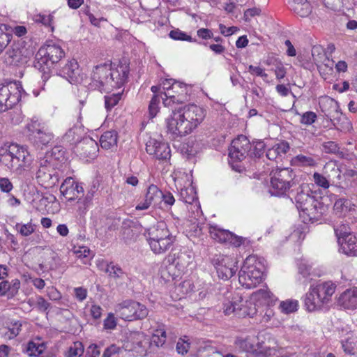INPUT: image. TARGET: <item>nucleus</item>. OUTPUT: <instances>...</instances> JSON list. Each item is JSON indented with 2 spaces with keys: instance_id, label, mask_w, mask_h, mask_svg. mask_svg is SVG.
<instances>
[{
  "instance_id": "obj_64",
  "label": "nucleus",
  "mask_w": 357,
  "mask_h": 357,
  "mask_svg": "<svg viewBox=\"0 0 357 357\" xmlns=\"http://www.w3.org/2000/svg\"><path fill=\"white\" fill-rule=\"evenodd\" d=\"M120 348L118 347L115 344H112L111 346L106 348L103 352L102 357H111L112 355L118 354L119 352Z\"/></svg>"
},
{
  "instance_id": "obj_50",
  "label": "nucleus",
  "mask_w": 357,
  "mask_h": 357,
  "mask_svg": "<svg viewBox=\"0 0 357 357\" xmlns=\"http://www.w3.org/2000/svg\"><path fill=\"white\" fill-rule=\"evenodd\" d=\"M297 301H285L280 304V308L284 313L289 314L295 312L297 310Z\"/></svg>"
},
{
  "instance_id": "obj_55",
  "label": "nucleus",
  "mask_w": 357,
  "mask_h": 357,
  "mask_svg": "<svg viewBox=\"0 0 357 357\" xmlns=\"http://www.w3.org/2000/svg\"><path fill=\"white\" fill-rule=\"evenodd\" d=\"M317 119V114L313 112H306L301 116V123L305 125H311Z\"/></svg>"
},
{
  "instance_id": "obj_58",
  "label": "nucleus",
  "mask_w": 357,
  "mask_h": 357,
  "mask_svg": "<svg viewBox=\"0 0 357 357\" xmlns=\"http://www.w3.org/2000/svg\"><path fill=\"white\" fill-rule=\"evenodd\" d=\"M190 349V343L182 339H180L176 344V351L178 354L184 355L187 354Z\"/></svg>"
},
{
  "instance_id": "obj_20",
  "label": "nucleus",
  "mask_w": 357,
  "mask_h": 357,
  "mask_svg": "<svg viewBox=\"0 0 357 357\" xmlns=\"http://www.w3.org/2000/svg\"><path fill=\"white\" fill-rule=\"evenodd\" d=\"M211 237L219 243H229L234 247H240L246 241L245 238L237 236L229 230L220 229L217 226L210 227Z\"/></svg>"
},
{
  "instance_id": "obj_44",
  "label": "nucleus",
  "mask_w": 357,
  "mask_h": 357,
  "mask_svg": "<svg viewBox=\"0 0 357 357\" xmlns=\"http://www.w3.org/2000/svg\"><path fill=\"white\" fill-rule=\"evenodd\" d=\"M8 331L5 334L8 339H13L17 336L22 329V323L20 321H11L8 326Z\"/></svg>"
},
{
  "instance_id": "obj_35",
  "label": "nucleus",
  "mask_w": 357,
  "mask_h": 357,
  "mask_svg": "<svg viewBox=\"0 0 357 357\" xmlns=\"http://www.w3.org/2000/svg\"><path fill=\"white\" fill-rule=\"evenodd\" d=\"M325 115L334 121L340 118L342 113L340 112L337 102H327L323 109Z\"/></svg>"
},
{
  "instance_id": "obj_16",
  "label": "nucleus",
  "mask_w": 357,
  "mask_h": 357,
  "mask_svg": "<svg viewBox=\"0 0 357 357\" xmlns=\"http://www.w3.org/2000/svg\"><path fill=\"white\" fill-rule=\"evenodd\" d=\"M38 126L39 125H36V122L28 125L31 142L35 146L40 149L52 146L53 134L44 127L40 128Z\"/></svg>"
},
{
  "instance_id": "obj_17",
  "label": "nucleus",
  "mask_w": 357,
  "mask_h": 357,
  "mask_svg": "<svg viewBox=\"0 0 357 357\" xmlns=\"http://www.w3.org/2000/svg\"><path fill=\"white\" fill-rule=\"evenodd\" d=\"M167 90L171 89L173 92L172 94L169 91L165 93V99H163V104L166 107H169L172 104H182L188 100V89L186 84L174 81L171 86L166 87Z\"/></svg>"
},
{
  "instance_id": "obj_36",
  "label": "nucleus",
  "mask_w": 357,
  "mask_h": 357,
  "mask_svg": "<svg viewBox=\"0 0 357 357\" xmlns=\"http://www.w3.org/2000/svg\"><path fill=\"white\" fill-rule=\"evenodd\" d=\"M312 57L314 63L316 64L319 70H321V63L324 62L327 58L323 48L320 46H314L312 49Z\"/></svg>"
},
{
  "instance_id": "obj_13",
  "label": "nucleus",
  "mask_w": 357,
  "mask_h": 357,
  "mask_svg": "<svg viewBox=\"0 0 357 357\" xmlns=\"http://www.w3.org/2000/svg\"><path fill=\"white\" fill-rule=\"evenodd\" d=\"M243 298L237 294L232 301L224 304L223 312L226 315L234 314L238 317H253L257 313L255 305L251 302L242 304Z\"/></svg>"
},
{
  "instance_id": "obj_61",
  "label": "nucleus",
  "mask_w": 357,
  "mask_h": 357,
  "mask_svg": "<svg viewBox=\"0 0 357 357\" xmlns=\"http://www.w3.org/2000/svg\"><path fill=\"white\" fill-rule=\"evenodd\" d=\"M197 36L204 39L207 40L213 38V33L211 30L206 28H201L197 31Z\"/></svg>"
},
{
  "instance_id": "obj_39",
  "label": "nucleus",
  "mask_w": 357,
  "mask_h": 357,
  "mask_svg": "<svg viewBox=\"0 0 357 357\" xmlns=\"http://www.w3.org/2000/svg\"><path fill=\"white\" fill-rule=\"evenodd\" d=\"M13 35L7 32V26L6 24H0V54L8 46L11 41Z\"/></svg>"
},
{
  "instance_id": "obj_26",
  "label": "nucleus",
  "mask_w": 357,
  "mask_h": 357,
  "mask_svg": "<svg viewBox=\"0 0 357 357\" xmlns=\"http://www.w3.org/2000/svg\"><path fill=\"white\" fill-rule=\"evenodd\" d=\"M168 258L169 261H172L176 266L185 268L192 262L193 256L192 252L186 248L180 250L174 249L172 250Z\"/></svg>"
},
{
  "instance_id": "obj_52",
  "label": "nucleus",
  "mask_w": 357,
  "mask_h": 357,
  "mask_svg": "<svg viewBox=\"0 0 357 357\" xmlns=\"http://www.w3.org/2000/svg\"><path fill=\"white\" fill-rule=\"evenodd\" d=\"M313 178L314 183L319 187L324 189H328L330 186L329 180H328L322 174L315 172L313 174Z\"/></svg>"
},
{
  "instance_id": "obj_12",
  "label": "nucleus",
  "mask_w": 357,
  "mask_h": 357,
  "mask_svg": "<svg viewBox=\"0 0 357 357\" xmlns=\"http://www.w3.org/2000/svg\"><path fill=\"white\" fill-rule=\"evenodd\" d=\"M38 183L45 188H51L59 181V174L51 162L45 157L39 161V167L36 172Z\"/></svg>"
},
{
  "instance_id": "obj_3",
  "label": "nucleus",
  "mask_w": 357,
  "mask_h": 357,
  "mask_svg": "<svg viewBox=\"0 0 357 357\" xmlns=\"http://www.w3.org/2000/svg\"><path fill=\"white\" fill-rule=\"evenodd\" d=\"M144 236L151 250L156 255L165 253L172 248L176 241V236L169 230L164 222L146 229Z\"/></svg>"
},
{
  "instance_id": "obj_23",
  "label": "nucleus",
  "mask_w": 357,
  "mask_h": 357,
  "mask_svg": "<svg viewBox=\"0 0 357 357\" xmlns=\"http://www.w3.org/2000/svg\"><path fill=\"white\" fill-rule=\"evenodd\" d=\"M60 192L68 202H71L78 199L80 195H83L84 188L78 183H76L73 178L68 177L62 183Z\"/></svg>"
},
{
  "instance_id": "obj_62",
  "label": "nucleus",
  "mask_w": 357,
  "mask_h": 357,
  "mask_svg": "<svg viewBox=\"0 0 357 357\" xmlns=\"http://www.w3.org/2000/svg\"><path fill=\"white\" fill-rule=\"evenodd\" d=\"M100 354L96 344H91L86 349L85 357H98Z\"/></svg>"
},
{
  "instance_id": "obj_5",
  "label": "nucleus",
  "mask_w": 357,
  "mask_h": 357,
  "mask_svg": "<svg viewBox=\"0 0 357 357\" xmlns=\"http://www.w3.org/2000/svg\"><path fill=\"white\" fill-rule=\"evenodd\" d=\"M65 55L62 48L56 44H47L40 47L35 56L34 67L42 73L43 82L50 78V65L58 63Z\"/></svg>"
},
{
  "instance_id": "obj_54",
  "label": "nucleus",
  "mask_w": 357,
  "mask_h": 357,
  "mask_svg": "<svg viewBox=\"0 0 357 357\" xmlns=\"http://www.w3.org/2000/svg\"><path fill=\"white\" fill-rule=\"evenodd\" d=\"M34 20L37 23H41L45 26H50L53 20V16L51 14H38L35 15Z\"/></svg>"
},
{
  "instance_id": "obj_32",
  "label": "nucleus",
  "mask_w": 357,
  "mask_h": 357,
  "mask_svg": "<svg viewBox=\"0 0 357 357\" xmlns=\"http://www.w3.org/2000/svg\"><path fill=\"white\" fill-rule=\"evenodd\" d=\"M291 9L301 17H307L311 13V6L307 0H292Z\"/></svg>"
},
{
  "instance_id": "obj_21",
  "label": "nucleus",
  "mask_w": 357,
  "mask_h": 357,
  "mask_svg": "<svg viewBox=\"0 0 357 357\" xmlns=\"http://www.w3.org/2000/svg\"><path fill=\"white\" fill-rule=\"evenodd\" d=\"M183 117L190 123L189 126L192 130L200 124L206 116V111L201 107L192 104L179 108Z\"/></svg>"
},
{
  "instance_id": "obj_37",
  "label": "nucleus",
  "mask_w": 357,
  "mask_h": 357,
  "mask_svg": "<svg viewBox=\"0 0 357 357\" xmlns=\"http://www.w3.org/2000/svg\"><path fill=\"white\" fill-rule=\"evenodd\" d=\"M105 272L108 273L109 277L114 279H123L127 276L126 273L119 266L115 265L112 262L107 264Z\"/></svg>"
},
{
  "instance_id": "obj_7",
  "label": "nucleus",
  "mask_w": 357,
  "mask_h": 357,
  "mask_svg": "<svg viewBox=\"0 0 357 357\" xmlns=\"http://www.w3.org/2000/svg\"><path fill=\"white\" fill-rule=\"evenodd\" d=\"M32 160L27 147L10 144L0 150V162L10 169L17 170L29 166Z\"/></svg>"
},
{
  "instance_id": "obj_47",
  "label": "nucleus",
  "mask_w": 357,
  "mask_h": 357,
  "mask_svg": "<svg viewBox=\"0 0 357 357\" xmlns=\"http://www.w3.org/2000/svg\"><path fill=\"white\" fill-rule=\"evenodd\" d=\"M169 36L171 38L175 40H185L189 42L195 41V40H193L190 36L178 29L172 30L169 32Z\"/></svg>"
},
{
  "instance_id": "obj_60",
  "label": "nucleus",
  "mask_w": 357,
  "mask_h": 357,
  "mask_svg": "<svg viewBox=\"0 0 357 357\" xmlns=\"http://www.w3.org/2000/svg\"><path fill=\"white\" fill-rule=\"evenodd\" d=\"M47 294L52 301H57L61 298V294L54 287H47Z\"/></svg>"
},
{
  "instance_id": "obj_22",
  "label": "nucleus",
  "mask_w": 357,
  "mask_h": 357,
  "mask_svg": "<svg viewBox=\"0 0 357 357\" xmlns=\"http://www.w3.org/2000/svg\"><path fill=\"white\" fill-rule=\"evenodd\" d=\"M162 197V192L157 185H150L146 192L144 198L141 200L135 206L137 211L146 210L150 206H155L160 202Z\"/></svg>"
},
{
  "instance_id": "obj_31",
  "label": "nucleus",
  "mask_w": 357,
  "mask_h": 357,
  "mask_svg": "<svg viewBox=\"0 0 357 357\" xmlns=\"http://www.w3.org/2000/svg\"><path fill=\"white\" fill-rule=\"evenodd\" d=\"M323 149L325 153L335 154L340 159H350V154L347 150H340L338 144L333 141H328L322 144Z\"/></svg>"
},
{
  "instance_id": "obj_48",
  "label": "nucleus",
  "mask_w": 357,
  "mask_h": 357,
  "mask_svg": "<svg viewBox=\"0 0 357 357\" xmlns=\"http://www.w3.org/2000/svg\"><path fill=\"white\" fill-rule=\"evenodd\" d=\"M334 231L337 238L338 243H340V241L344 240V238H346L347 236L352 234L349 231V226L346 224H341L335 227Z\"/></svg>"
},
{
  "instance_id": "obj_46",
  "label": "nucleus",
  "mask_w": 357,
  "mask_h": 357,
  "mask_svg": "<svg viewBox=\"0 0 357 357\" xmlns=\"http://www.w3.org/2000/svg\"><path fill=\"white\" fill-rule=\"evenodd\" d=\"M160 98L158 95H153L149 105V115L151 119L155 117L159 111Z\"/></svg>"
},
{
  "instance_id": "obj_41",
  "label": "nucleus",
  "mask_w": 357,
  "mask_h": 357,
  "mask_svg": "<svg viewBox=\"0 0 357 357\" xmlns=\"http://www.w3.org/2000/svg\"><path fill=\"white\" fill-rule=\"evenodd\" d=\"M15 229L23 237H26L32 234L36 229V225L29 222L26 224L16 223Z\"/></svg>"
},
{
  "instance_id": "obj_53",
  "label": "nucleus",
  "mask_w": 357,
  "mask_h": 357,
  "mask_svg": "<svg viewBox=\"0 0 357 357\" xmlns=\"http://www.w3.org/2000/svg\"><path fill=\"white\" fill-rule=\"evenodd\" d=\"M36 307L40 312H45L50 307V303L47 301L43 296H36Z\"/></svg>"
},
{
  "instance_id": "obj_57",
  "label": "nucleus",
  "mask_w": 357,
  "mask_h": 357,
  "mask_svg": "<svg viewBox=\"0 0 357 357\" xmlns=\"http://www.w3.org/2000/svg\"><path fill=\"white\" fill-rule=\"evenodd\" d=\"M13 188V183L8 178H0V190L3 192L8 193Z\"/></svg>"
},
{
  "instance_id": "obj_28",
  "label": "nucleus",
  "mask_w": 357,
  "mask_h": 357,
  "mask_svg": "<svg viewBox=\"0 0 357 357\" xmlns=\"http://www.w3.org/2000/svg\"><path fill=\"white\" fill-rule=\"evenodd\" d=\"M77 149L81 151L80 155L84 158H93L98 151V143L89 137L82 139L77 145Z\"/></svg>"
},
{
  "instance_id": "obj_43",
  "label": "nucleus",
  "mask_w": 357,
  "mask_h": 357,
  "mask_svg": "<svg viewBox=\"0 0 357 357\" xmlns=\"http://www.w3.org/2000/svg\"><path fill=\"white\" fill-rule=\"evenodd\" d=\"M44 348L43 344L31 341L27 344L26 352L29 356H38L43 354Z\"/></svg>"
},
{
  "instance_id": "obj_59",
  "label": "nucleus",
  "mask_w": 357,
  "mask_h": 357,
  "mask_svg": "<svg viewBox=\"0 0 357 357\" xmlns=\"http://www.w3.org/2000/svg\"><path fill=\"white\" fill-rule=\"evenodd\" d=\"M116 326V320L114 314L109 313L107 317L104 320V328L112 330Z\"/></svg>"
},
{
  "instance_id": "obj_38",
  "label": "nucleus",
  "mask_w": 357,
  "mask_h": 357,
  "mask_svg": "<svg viewBox=\"0 0 357 357\" xmlns=\"http://www.w3.org/2000/svg\"><path fill=\"white\" fill-rule=\"evenodd\" d=\"M252 296L258 300L262 299L268 305L273 304L275 301L274 295L266 288L260 289L252 294Z\"/></svg>"
},
{
  "instance_id": "obj_19",
  "label": "nucleus",
  "mask_w": 357,
  "mask_h": 357,
  "mask_svg": "<svg viewBox=\"0 0 357 357\" xmlns=\"http://www.w3.org/2000/svg\"><path fill=\"white\" fill-rule=\"evenodd\" d=\"M146 151L148 154L162 162H167L171 158L169 144L153 137H150L146 142Z\"/></svg>"
},
{
  "instance_id": "obj_9",
  "label": "nucleus",
  "mask_w": 357,
  "mask_h": 357,
  "mask_svg": "<svg viewBox=\"0 0 357 357\" xmlns=\"http://www.w3.org/2000/svg\"><path fill=\"white\" fill-rule=\"evenodd\" d=\"M25 93L20 82H8L0 84V113L11 109Z\"/></svg>"
},
{
  "instance_id": "obj_11",
  "label": "nucleus",
  "mask_w": 357,
  "mask_h": 357,
  "mask_svg": "<svg viewBox=\"0 0 357 357\" xmlns=\"http://www.w3.org/2000/svg\"><path fill=\"white\" fill-rule=\"evenodd\" d=\"M189 125L179 109L173 110L170 116L166 119L167 132L172 139L190 133L192 130Z\"/></svg>"
},
{
  "instance_id": "obj_56",
  "label": "nucleus",
  "mask_w": 357,
  "mask_h": 357,
  "mask_svg": "<svg viewBox=\"0 0 357 357\" xmlns=\"http://www.w3.org/2000/svg\"><path fill=\"white\" fill-rule=\"evenodd\" d=\"M261 10L259 8L254 7L248 8L245 10L243 17L245 21L248 22L250 20V17L259 16L261 15Z\"/></svg>"
},
{
  "instance_id": "obj_51",
  "label": "nucleus",
  "mask_w": 357,
  "mask_h": 357,
  "mask_svg": "<svg viewBox=\"0 0 357 357\" xmlns=\"http://www.w3.org/2000/svg\"><path fill=\"white\" fill-rule=\"evenodd\" d=\"M253 151L249 153L250 155H254L257 158H260L261 155L264 153L265 149V143L261 140H258L256 142H253Z\"/></svg>"
},
{
  "instance_id": "obj_25",
  "label": "nucleus",
  "mask_w": 357,
  "mask_h": 357,
  "mask_svg": "<svg viewBox=\"0 0 357 357\" xmlns=\"http://www.w3.org/2000/svg\"><path fill=\"white\" fill-rule=\"evenodd\" d=\"M144 340L145 337L142 333L133 332L130 334L123 347L127 351L142 355L145 351V347L143 344Z\"/></svg>"
},
{
  "instance_id": "obj_24",
  "label": "nucleus",
  "mask_w": 357,
  "mask_h": 357,
  "mask_svg": "<svg viewBox=\"0 0 357 357\" xmlns=\"http://www.w3.org/2000/svg\"><path fill=\"white\" fill-rule=\"evenodd\" d=\"M23 48L20 44H13L6 52L3 56L4 62L8 66H18L26 62Z\"/></svg>"
},
{
  "instance_id": "obj_15",
  "label": "nucleus",
  "mask_w": 357,
  "mask_h": 357,
  "mask_svg": "<svg viewBox=\"0 0 357 357\" xmlns=\"http://www.w3.org/2000/svg\"><path fill=\"white\" fill-rule=\"evenodd\" d=\"M236 344L243 351L252 354L257 357H268L275 351L255 338L238 339L236 341Z\"/></svg>"
},
{
  "instance_id": "obj_2",
  "label": "nucleus",
  "mask_w": 357,
  "mask_h": 357,
  "mask_svg": "<svg viewBox=\"0 0 357 357\" xmlns=\"http://www.w3.org/2000/svg\"><path fill=\"white\" fill-rule=\"evenodd\" d=\"M292 196L304 222L317 221L321 219L325 212V206L315 197L308 184L301 183Z\"/></svg>"
},
{
  "instance_id": "obj_29",
  "label": "nucleus",
  "mask_w": 357,
  "mask_h": 357,
  "mask_svg": "<svg viewBox=\"0 0 357 357\" xmlns=\"http://www.w3.org/2000/svg\"><path fill=\"white\" fill-rule=\"evenodd\" d=\"M338 304L345 309L357 308V287L346 289L338 298Z\"/></svg>"
},
{
  "instance_id": "obj_30",
  "label": "nucleus",
  "mask_w": 357,
  "mask_h": 357,
  "mask_svg": "<svg viewBox=\"0 0 357 357\" xmlns=\"http://www.w3.org/2000/svg\"><path fill=\"white\" fill-rule=\"evenodd\" d=\"M340 251L348 256L357 257V236L348 235L340 241Z\"/></svg>"
},
{
  "instance_id": "obj_63",
  "label": "nucleus",
  "mask_w": 357,
  "mask_h": 357,
  "mask_svg": "<svg viewBox=\"0 0 357 357\" xmlns=\"http://www.w3.org/2000/svg\"><path fill=\"white\" fill-rule=\"evenodd\" d=\"M248 70L252 74H255L257 76L263 77L264 79L267 78L268 77V75L264 71V69L259 66H254L252 65H250L248 67Z\"/></svg>"
},
{
  "instance_id": "obj_4",
  "label": "nucleus",
  "mask_w": 357,
  "mask_h": 357,
  "mask_svg": "<svg viewBox=\"0 0 357 357\" xmlns=\"http://www.w3.org/2000/svg\"><path fill=\"white\" fill-rule=\"evenodd\" d=\"M271 193L272 195L281 197L291 196L298 190L300 185L296 180V174L292 169L278 168L271 172ZM292 199V198H291Z\"/></svg>"
},
{
  "instance_id": "obj_49",
  "label": "nucleus",
  "mask_w": 357,
  "mask_h": 357,
  "mask_svg": "<svg viewBox=\"0 0 357 357\" xmlns=\"http://www.w3.org/2000/svg\"><path fill=\"white\" fill-rule=\"evenodd\" d=\"M78 128H73L68 130L65 134L63 139L65 141L70 144H76L81 140L79 135L77 134Z\"/></svg>"
},
{
  "instance_id": "obj_33",
  "label": "nucleus",
  "mask_w": 357,
  "mask_h": 357,
  "mask_svg": "<svg viewBox=\"0 0 357 357\" xmlns=\"http://www.w3.org/2000/svg\"><path fill=\"white\" fill-rule=\"evenodd\" d=\"M118 135L115 130L105 132L100 138V146L104 149H111L117 146Z\"/></svg>"
},
{
  "instance_id": "obj_27",
  "label": "nucleus",
  "mask_w": 357,
  "mask_h": 357,
  "mask_svg": "<svg viewBox=\"0 0 357 357\" xmlns=\"http://www.w3.org/2000/svg\"><path fill=\"white\" fill-rule=\"evenodd\" d=\"M59 75L66 79L70 84H76L79 80V70L77 62L73 59L69 61L59 70Z\"/></svg>"
},
{
  "instance_id": "obj_34",
  "label": "nucleus",
  "mask_w": 357,
  "mask_h": 357,
  "mask_svg": "<svg viewBox=\"0 0 357 357\" xmlns=\"http://www.w3.org/2000/svg\"><path fill=\"white\" fill-rule=\"evenodd\" d=\"M96 192L95 187L88 191L86 196L83 198H79L76 202L77 210L79 214H84L92 204V199Z\"/></svg>"
},
{
  "instance_id": "obj_40",
  "label": "nucleus",
  "mask_w": 357,
  "mask_h": 357,
  "mask_svg": "<svg viewBox=\"0 0 357 357\" xmlns=\"http://www.w3.org/2000/svg\"><path fill=\"white\" fill-rule=\"evenodd\" d=\"M181 199L186 204H192L196 199L197 193L192 187L182 188L180 191Z\"/></svg>"
},
{
  "instance_id": "obj_10",
  "label": "nucleus",
  "mask_w": 357,
  "mask_h": 357,
  "mask_svg": "<svg viewBox=\"0 0 357 357\" xmlns=\"http://www.w3.org/2000/svg\"><path fill=\"white\" fill-rule=\"evenodd\" d=\"M116 313L126 321L142 319L147 317V307L135 301L126 300L119 303L115 307Z\"/></svg>"
},
{
  "instance_id": "obj_8",
  "label": "nucleus",
  "mask_w": 357,
  "mask_h": 357,
  "mask_svg": "<svg viewBox=\"0 0 357 357\" xmlns=\"http://www.w3.org/2000/svg\"><path fill=\"white\" fill-rule=\"evenodd\" d=\"M336 286L331 282H326L311 287L305 294L304 304L309 312L321 309L324 303L329 301L335 293Z\"/></svg>"
},
{
  "instance_id": "obj_42",
  "label": "nucleus",
  "mask_w": 357,
  "mask_h": 357,
  "mask_svg": "<svg viewBox=\"0 0 357 357\" xmlns=\"http://www.w3.org/2000/svg\"><path fill=\"white\" fill-rule=\"evenodd\" d=\"M84 349L82 342L77 341L70 346L66 357H80L84 353Z\"/></svg>"
},
{
  "instance_id": "obj_1",
  "label": "nucleus",
  "mask_w": 357,
  "mask_h": 357,
  "mask_svg": "<svg viewBox=\"0 0 357 357\" xmlns=\"http://www.w3.org/2000/svg\"><path fill=\"white\" fill-rule=\"evenodd\" d=\"M129 73V63L126 59L120 61L114 68H112V64H100L93 70L91 84L105 92L119 89L128 82Z\"/></svg>"
},
{
  "instance_id": "obj_14",
  "label": "nucleus",
  "mask_w": 357,
  "mask_h": 357,
  "mask_svg": "<svg viewBox=\"0 0 357 357\" xmlns=\"http://www.w3.org/2000/svg\"><path fill=\"white\" fill-rule=\"evenodd\" d=\"M211 263L215 268L218 277L222 280H229L238 270L236 260L227 255H215L211 259Z\"/></svg>"
},
{
  "instance_id": "obj_6",
  "label": "nucleus",
  "mask_w": 357,
  "mask_h": 357,
  "mask_svg": "<svg viewBox=\"0 0 357 357\" xmlns=\"http://www.w3.org/2000/svg\"><path fill=\"white\" fill-rule=\"evenodd\" d=\"M264 266L255 255L248 257L238 273L240 284L247 289L255 288L264 279Z\"/></svg>"
},
{
  "instance_id": "obj_18",
  "label": "nucleus",
  "mask_w": 357,
  "mask_h": 357,
  "mask_svg": "<svg viewBox=\"0 0 357 357\" xmlns=\"http://www.w3.org/2000/svg\"><path fill=\"white\" fill-rule=\"evenodd\" d=\"M252 147L249 139L244 135H240L231 142L229 156L234 161H242L249 154Z\"/></svg>"
},
{
  "instance_id": "obj_45",
  "label": "nucleus",
  "mask_w": 357,
  "mask_h": 357,
  "mask_svg": "<svg viewBox=\"0 0 357 357\" xmlns=\"http://www.w3.org/2000/svg\"><path fill=\"white\" fill-rule=\"evenodd\" d=\"M122 93H112L105 96V105L107 110L112 109L121 99Z\"/></svg>"
}]
</instances>
